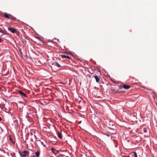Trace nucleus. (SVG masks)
I'll return each instance as SVG.
<instances>
[{"label": "nucleus", "mask_w": 157, "mask_h": 157, "mask_svg": "<svg viewBox=\"0 0 157 157\" xmlns=\"http://www.w3.org/2000/svg\"><path fill=\"white\" fill-rule=\"evenodd\" d=\"M8 29L9 31H10L13 33H16L17 32V30L13 28H8Z\"/></svg>", "instance_id": "nucleus-3"}, {"label": "nucleus", "mask_w": 157, "mask_h": 157, "mask_svg": "<svg viewBox=\"0 0 157 157\" xmlns=\"http://www.w3.org/2000/svg\"><path fill=\"white\" fill-rule=\"evenodd\" d=\"M62 58H67L69 59H71V58L69 56H66V55H62Z\"/></svg>", "instance_id": "nucleus-12"}, {"label": "nucleus", "mask_w": 157, "mask_h": 157, "mask_svg": "<svg viewBox=\"0 0 157 157\" xmlns=\"http://www.w3.org/2000/svg\"><path fill=\"white\" fill-rule=\"evenodd\" d=\"M134 153V157H137V154L135 152H133Z\"/></svg>", "instance_id": "nucleus-15"}, {"label": "nucleus", "mask_w": 157, "mask_h": 157, "mask_svg": "<svg viewBox=\"0 0 157 157\" xmlns=\"http://www.w3.org/2000/svg\"><path fill=\"white\" fill-rule=\"evenodd\" d=\"M2 120V119L1 117H0V121H1Z\"/></svg>", "instance_id": "nucleus-18"}, {"label": "nucleus", "mask_w": 157, "mask_h": 157, "mask_svg": "<svg viewBox=\"0 0 157 157\" xmlns=\"http://www.w3.org/2000/svg\"><path fill=\"white\" fill-rule=\"evenodd\" d=\"M143 131L144 133H146L147 132V129L146 128H144Z\"/></svg>", "instance_id": "nucleus-14"}, {"label": "nucleus", "mask_w": 157, "mask_h": 157, "mask_svg": "<svg viewBox=\"0 0 157 157\" xmlns=\"http://www.w3.org/2000/svg\"><path fill=\"white\" fill-rule=\"evenodd\" d=\"M18 92L19 94H20L22 96L24 97H27L26 94L23 92L21 90H19Z\"/></svg>", "instance_id": "nucleus-6"}, {"label": "nucleus", "mask_w": 157, "mask_h": 157, "mask_svg": "<svg viewBox=\"0 0 157 157\" xmlns=\"http://www.w3.org/2000/svg\"><path fill=\"white\" fill-rule=\"evenodd\" d=\"M10 14H7L6 13H5L4 14V15L5 16V18H7L8 19L9 18V17H10Z\"/></svg>", "instance_id": "nucleus-8"}, {"label": "nucleus", "mask_w": 157, "mask_h": 157, "mask_svg": "<svg viewBox=\"0 0 157 157\" xmlns=\"http://www.w3.org/2000/svg\"><path fill=\"white\" fill-rule=\"evenodd\" d=\"M55 150V149L53 148H51V151H52L55 154V153H54V151Z\"/></svg>", "instance_id": "nucleus-16"}, {"label": "nucleus", "mask_w": 157, "mask_h": 157, "mask_svg": "<svg viewBox=\"0 0 157 157\" xmlns=\"http://www.w3.org/2000/svg\"><path fill=\"white\" fill-rule=\"evenodd\" d=\"M9 19L12 20H16V18L13 17L12 15H10L9 17Z\"/></svg>", "instance_id": "nucleus-10"}, {"label": "nucleus", "mask_w": 157, "mask_h": 157, "mask_svg": "<svg viewBox=\"0 0 157 157\" xmlns=\"http://www.w3.org/2000/svg\"><path fill=\"white\" fill-rule=\"evenodd\" d=\"M93 76L95 78L97 82L99 83H100V80L101 77L100 76H98L96 75H94Z\"/></svg>", "instance_id": "nucleus-2"}, {"label": "nucleus", "mask_w": 157, "mask_h": 157, "mask_svg": "<svg viewBox=\"0 0 157 157\" xmlns=\"http://www.w3.org/2000/svg\"><path fill=\"white\" fill-rule=\"evenodd\" d=\"M2 41V40L1 38H0V43Z\"/></svg>", "instance_id": "nucleus-17"}, {"label": "nucleus", "mask_w": 157, "mask_h": 157, "mask_svg": "<svg viewBox=\"0 0 157 157\" xmlns=\"http://www.w3.org/2000/svg\"><path fill=\"white\" fill-rule=\"evenodd\" d=\"M1 89H2L1 87H0V90H1Z\"/></svg>", "instance_id": "nucleus-19"}, {"label": "nucleus", "mask_w": 157, "mask_h": 157, "mask_svg": "<svg viewBox=\"0 0 157 157\" xmlns=\"http://www.w3.org/2000/svg\"><path fill=\"white\" fill-rule=\"evenodd\" d=\"M20 54L22 58L23 59H26L27 58V56L25 55H24L22 52L20 50Z\"/></svg>", "instance_id": "nucleus-4"}, {"label": "nucleus", "mask_w": 157, "mask_h": 157, "mask_svg": "<svg viewBox=\"0 0 157 157\" xmlns=\"http://www.w3.org/2000/svg\"><path fill=\"white\" fill-rule=\"evenodd\" d=\"M35 154L36 156V157H39L40 155V152L38 151H37L35 152Z\"/></svg>", "instance_id": "nucleus-11"}, {"label": "nucleus", "mask_w": 157, "mask_h": 157, "mask_svg": "<svg viewBox=\"0 0 157 157\" xmlns=\"http://www.w3.org/2000/svg\"><path fill=\"white\" fill-rule=\"evenodd\" d=\"M53 64L55 66H57L58 67H61V66L57 62H54Z\"/></svg>", "instance_id": "nucleus-9"}, {"label": "nucleus", "mask_w": 157, "mask_h": 157, "mask_svg": "<svg viewBox=\"0 0 157 157\" xmlns=\"http://www.w3.org/2000/svg\"><path fill=\"white\" fill-rule=\"evenodd\" d=\"M57 134L58 137L60 139H61L62 137V134L61 133V132H59V131H58L57 132Z\"/></svg>", "instance_id": "nucleus-5"}, {"label": "nucleus", "mask_w": 157, "mask_h": 157, "mask_svg": "<svg viewBox=\"0 0 157 157\" xmlns=\"http://www.w3.org/2000/svg\"><path fill=\"white\" fill-rule=\"evenodd\" d=\"M19 152L21 157H25L28 154H29L28 151H25L21 152L20 151H19Z\"/></svg>", "instance_id": "nucleus-1"}, {"label": "nucleus", "mask_w": 157, "mask_h": 157, "mask_svg": "<svg viewBox=\"0 0 157 157\" xmlns=\"http://www.w3.org/2000/svg\"><path fill=\"white\" fill-rule=\"evenodd\" d=\"M123 87L125 89H128L130 88V86L129 85L124 84L123 85Z\"/></svg>", "instance_id": "nucleus-7"}, {"label": "nucleus", "mask_w": 157, "mask_h": 157, "mask_svg": "<svg viewBox=\"0 0 157 157\" xmlns=\"http://www.w3.org/2000/svg\"><path fill=\"white\" fill-rule=\"evenodd\" d=\"M0 32L4 34H6L5 31H3V29L0 28Z\"/></svg>", "instance_id": "nucleus-13"}]
</instances>
